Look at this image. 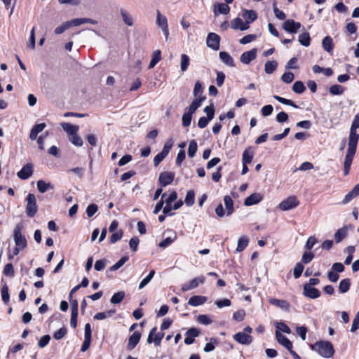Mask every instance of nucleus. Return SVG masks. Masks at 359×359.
I'll return each mask as SVG.
<instances>
[{
	"mask_svg": "<svg viewBox=\"0 0 359 359\" xmlns=\"http://www.w3.org/2000/svg\"><path fill=\"white\" fill-rule=\"evenodd\" d=\"M313 351L317 352L320 356L330 358L334 353V346L331 342L328 341H318L311 345Z\"/></svg>",
	"mask_w": 359,
	"mask_h": 359,
	"instance_id": "f257e3e1",
	"label": "nucleus"
},
{
	"mask_svg": "<svg viewBox=\"0 0 359 359\" xmlns=\"http://www.w3.org/2000/svg\"><path fill=\"white\" fill-rule=\"evenodd\" d=\"M25 212L29 217H33L36 215L38 211L36 196L33 194H29L26 198Z\"/></svg>",
	"mask_w": 359,
	"mask_h": 359,
	"instance_id": "f03ea898",
	"label": "nucleus"
},
{
	"mask_svg": "<svg viewBox=\"0 0 359 359\" xmlns=\"http://www.w3.org/2000/svg\"><path fill=\"white\" fill-rule=\"evenodd\" d=\"M203 111L207 114V116L201 117L198 121V126L200 128H205L208 123L212 121L215 116V108L213 104H210L209 106H206Z\"/></svg>",
	"mask_w": 359,
	"mask_h": 359,
	"instance_id": "7ed1b4c3",
	"label": "nucleus"
},
{
	"mask_svg": "<svg viewBox=\"0 0 359 359\" xmlns=\"http://www.w3.org/2000/svg\"><path fill=\"white\" fill-rule=\"evenodd\" d=\"M22 226L19 224L16 225L13 230V238L15 245L25 249L27 247V240L25 236L21 233Z\"/></svg>",
	"mask_w": 359,
	"mask_h": 359,
	"instance_id": "20e7f679",
	"label": "nucleus"
},
{
	"mask_svg": "<svg viewBox=\"0 0 359 359\" xmlns=\"http://www.w3.org/2000/svg\"><path fill=\"white\" fill-rule=\"evenodd\" d=\"M299 204V201L296 196H290L287 199L283 201L279 205L278 208L283 211H287L296 208Z\"/></svg>",
	"mask_w": 359,
	"mask_h": 359,
	"instance_id": "39448f33",
	"label": "nucleus"
},
{
	"mask_svg": "<svg viewBox=\"0 0 359 359\" xmlns=\"http://www.w3.org/2000/svg\"><path fill=\"white\" fill-rule=\"evenodd\" d=\"M205 281V278L203 276H200L194 278L189 283H184L182 285V291L187 292L196 288L199 285L203 284Z\"/></svg>",
	"mask_w": 359,
	"mask_h": 359,
	"instance_id": "423d86ee",
	"label": "nucleus"
},
{
	"mask_svg": "<svg viewBox=\"0 0 359 359\" xmlns=\"http://www.w3.org/2000/svg\"><path fill=\"white\" fill-rule=\"evenodd\" d=\"M357 144H358V142L348 140V147L347 152H346V154L345 156V160H344V164H347V165H351L354 155L356 152Z\"/></svg>",
	"mask_w": 359,
	"mask_h": 359,
	"instance_id": "0eeeda50",
	"label": "nucleus"
},
{
	"mask_svg": "<svg viewBox=\"0 0 359 359\" xmlns=\"http://www.w3.org/2000/svg\"><path fill=\"white\" fill-rule=\"evenodd\" d=\"M220 36L216 33H209L206 39V44L208 47L214 50L219 48Z\"/></svg>",
	"mask_w": 359,
	"mask_h": 359,
	"instance_id": "6e6552de",
	"label": "nucleus"
},
{
	"mask_svg": "<svg viewBox=\"0 0 359 359\" xmlns=\"http://www.w3.org/2000/svg\"><path fill=\"white\" fill-rule=\"evenodd\" d=\"M359 128V113L356 114L354 117V119L352 122L350 133L348 137V140H352L355 142H358L359 135L357 133L356 130Z\"/></svg>",
	"mask_w": 359,
	"mask_h": 359,
	"instance_id": "1a4fd4ad",
	"label": "nucleus"
},
{
	"mask_svg": "<svg viewBox=\"0 0 359 359\" xmlns=\"http://www.w3.org/2000/svg\"><path fill=\"white\" fill-rule=\"evenodd\" d=\"M175 178V173L172 172H163L160 174L158 182L161 187L170 184Z\"/></svg>",
	"mask_w": 359,
	"mask_h": 359,
	"instance_id": "9d476101",
	"label": "nucleus"
},
{
	"mask_svg": "<svg viewBox=\"0 0 359 359\" xmlns=\"http://www.w3.org/2000/svg\"><path fill=\"white\" fill-rule=\"evenodd\" d=\"M233 339L239 344L243 345H249L252 341L251 335L245 332H239L233 335Z\"/></svg>",
	"mask_w": 359,
	"mask_h": 359,
	"instance_id": "9b49d317",
	"label": "nucleus"
},
{
	"mask_svg": "<svg viewBox=\"0 0 359 359\" xmlns=\"http://www.w3.org/2000/svg\"><path fill=\"white\" fill-rule=\"evenodd\" d=\"M32 173L33 165L32 163H27L17 172V176L21 180H27L32 175Z\"/></svg>",
	"mask_w": 359,
	"mask_h": 359,
	"instance_id": "f8f14e48",
	"label": "nucleus"
},
{
	"mask_svg": "<svg viewBox=\"0 0 359 359\" xmlns=\"http://www.w3.org/2000/svg\"><path fill=\"white\" fill-rule=\"evenodd\" d=\"M301 26L300 22H295L294 20H287L284 22L283 27L290 33H296Z\"/></svg>",
	"mask_w": 359,
	"mask_h": 359,
	"instance_id": "ddd939ff",
	"label": "nucleus"
},
{
	"mask_svg": "<svg viewBox=\"0 0 359 359\" xmlns=\"http://www.w3.org/2000/svg\"><path fill=\"white\" fill-rule=\"evenodd\" d=\"M303 294L311 299H316L320 295V292L318 289L310 286L308 283L304 285Z\"/></svg>",
	"mask_w": 359,
	"mask_h": 359,
	"instance_id": "4468645a",
	"label": "nucleus"
},
{
	"mask_svg": "<svg viewBox=\"0 0 359 359\" xmlns=\"http://www.w3.org/2000/svg\"><path fill=\"white\" fill-rule=\"evenodd\" d=\"M257 57V49L253 48L249 51H245L242 53L240 60L243 64H249L251 61L254 60Z\"/></svg>",
	"mask_w": 359,
	"mask_h": 359,
	"instance_id": "2eb2a0df",
	"label": "nucleus"
},
{
	"mask_svg": "<svg viewBox=\"0 0 359 359\" xmlns=\"http://www.w3.org/2000/svg\"><path fill=\"white\" fill-rule=\"evenodd\" d=\"M263 199V195L260 193H254L247 197L244 201V205L246 206H250L256 205L262 201Z\"/></svg>",
	"mask_w": 359,
	"mask_h": 359,
	"instance_id": "dca6fc26",
	"label": "nucleus"
},
{
	"mask_svg": "<svg viewBox=\"0 0 359 359\" xmlns=\"http://www.w3.org/2000/svg\"><path fill=\"white\" fill-rule=\"evenodd\" d=\"M141 338V333L136 331L131 334L128 339V343L127 345L128 350H133L135 348L137 344L139 343Z\"/></svg>",
	"mask_w": 359,
	"mask_h": 359,
	"instance_id": "f3484780",
	"label": "nucleus"
},
{
	"mask_svg": "<svg viewBox=\"0 0 359 359\" xmlns=\"http://www.w3.org/2000/svg\"><path fill=\"white\" fill-rule=\"evenodd\" d=\"M276 337L278 342L283 346L286 349L290 350L292 348V342L278 330L276 332Z\"/></svg>",
	"mask_w": 359,
	"mask_h": 359,
	"instance_id": "a211bd4d",
	"label": "nucleus"
},
{
	"mask_svg": "<svg viewBox=\"0 0 359 359\" xmlns=\"http://www.w3.org/2000/svg\"><path fill=\"white\" fill-rule=\"evenodd\" d=\"M359 195V183L356 184L351 191H350L347 194H346L344 198L341 201L343 205H346L351 202L353 198L357 197Z\"/></svg>",
	"mask_w": 359,
	"mask_h": 359,
	"instance_id": "6ab92c4d",
	"label": "nucleus"
},
{
	"mask_svg": "<svg viewBox=\"0 0 359 359\" xmlns=\"http://www.w3.org/2000/svg\"><path fill=\"white\" fill-rule=\"evenodd\" d=\"M231 27L233 29L244 31L248 29L250 27L241 18L238 17L231 20Z\"/></svg>",
	"mask_w": 359,
	"mask_h": 359,
	"instance_id": "aec40b11",
	"label": "nucleus"
},
{
	"mask_svg": "<svg viewBox=\"0 0 359 359\" xmlns=\"http://www.w3.org/2000/svg\"><path fill=\"white\" fill-rule=\"evenodd\" d=\"M205 100V96H200L198 98H196L192 101L190 106L185 109V110H187L188 112H189L191 114H194L195 111L198 109V108L201 107L202 102L204 101Z\"/></svg>",
	"mask_w": 359,
	"mask_h": 359,
	"instance_id": "412c9836",
	"label": "nucleus"
},
{
	"mask_svg": "<svg viewBox=\"0 0 359 359\" xmlns=\"http://www.w3.org/2000/svg\"><path fill=\"white\" fill-rule=\"evenodd\" d=\"M243 18L245 20V23L249 25L257 18L256 12L253 10H244L242 14Z\"/></svg>",
	"mask_w": 359,
	"mask_h": 359,
	"instance_id": "4be33fe9",
	"label": "nucleus"
},
{
	"mask_svg": "<svg viewBox=\"0 0 359 359\" xmlns=\"http://www.w3.org/2000/svg\"><path fill=\"white\" fill-rule=\"evenodd\" d=\"M230 11V7L228 4H217L214 6V13L215 15H218L219 14L226 15Z\"/></svg>",
	"mask_w": 359,
	"mask_h": 359,
	"instance_id": "5701e85b",
	"label": "nucleus"
},
{
	"mask_svg": "<svg viewBox=\"0 0 359 359\" xmlns=\"http://www.w3.org/2000/svg\"><path fill=\"white\" fill-rule=\"evenodd\" d=\"M207 299L205 296L194 295L189 298L188 304L192 306H198L203 304Z\"/></svg>",
	"mask_w": 359,
	"mask_h": 359,
	"instance_id": "b1692460",
	"label": "nucleus"
},
{
	"mask_svg": "<svg viewBox=\"0 0 359 359\" xmlns=\"http://www.w3.org/2000/svg\"><path fill=\"white\" fill-rule=\"evenodd\" d=\"M61 126L63 130L69 135V137H72L76 134L79 130V126L72 125L68 123H61Z\"/></svg>",
	"mask_w": 359,
	"mask_h": 359,
	"instance_id": "393cba45",
	"label": "nucleus"
},
{
	"mask_svg": "<svg viewBox=\"0 0 359 359\" xmlns=\"http://www.w3.org/2000/svg\"><path fill=\"white\" fill-rule=\"evenodd\" d=\"M46 125L43 123L34 125L30 131L29 138L32 140H36L38 134L41 133L46 128Z\"/></svg>",
	"mask_w": 359,
	"mask_h": 359,
	"instance_id": "a878e982",
	"label": "nucleus"
},
{
	"mask_svg": "<svg viewBox=\"0 0 359 359\" xmlns=\"http://www.w3.org/2000/svg\"><path fill=\"white\" fill-rule=\"evenodd\" d=\"M269 302L271 304L274 305L278 308L282 309L288 310L290 307L289 303L283 299H278L275 298H271L269 299Z\"/></svg>",
	"mask_w": 359,
	"mask_h": 359,
	"instance_id": "bb28decb",
	"label": "nucleus"
},
{
	"mask_svg": "<svg viewBox=\"0 0 359 359\" xmlns=\"http://www.w3.org/2000/svg\"><path fill=\"white\" fill-rule=\"evenodd\" d=\"M219 58L220 60L226 65L230 67H234V61L232 57L225 51H222L219 53Z\"/></svg>",
	"mask_w": 359,
	"mask_h": 359,
	"instance_id": "cd10ccee",
	"label": "nucleus"
},
{
	"mask_svg": "<svg viewBox=\"0 0 359 359\" xmlns=\"http://www.w3.org/2000/svg\"><path fill=\"white\" fill-rule=\"evenodd\" d=\"M37 189L39 192L45 193L48 189H53L54 186L53 184L50 182H46L43 180H39L37 182Z\"/></svg>",
	"mask_w": 359,
	"mask_h": 359,
	"instance_id": "c85d7f7f",
	"label": "nucleus"
},
{
	"mask_svg": "<svg viewBox=\"0 0 359 359\" xmlns=\"http://www.w3.org/2000/svg\"><path fill=\"white\" fill-rule=\"evenodd\" d=\"M156 24L161 29L168 27L167 18L158 10L156 11Z\"/></svg>",
	"mask_w": 359,
	"mask_h": 359,
	"instance_id": "c756f323",
	"label": "nucleus"
},
{
	"mask_svg": "<svg viewBox=\"0 0 359 359\" xmlns=\"http://www.w3.org/2000/svg\"><path fill=\"white\" fill-rule=\"evenodd\" d=\"M224 202L227 211L226 215L227 216H229L234 211L233 200L229 196H225L224 198Z\"/></svg>",
	"mask_w": 359,
	"mask_h": 359,
	"instance_id": "7c9ffc66",
	"label": "nucleus"
},
{
	"mask_svg": "<svg viewBox=\"0 0 359 359\" xmlns=\"http://www.w3.org/2000/svg\"><path fill=\"white\" fill-rule=\"evenodd\" d=\"M322 46L325 51L331 53L334 46L332 39L329 36H325L323 39Z\"/></svg>",
	"mask_w": 359,
	"mask_h": 359,
	"instance_id": "2f4dec72",
	"label": "nucleus"
},
{
	"mask_svg": "<svg viewBox=\"0 0 359 359\" xmlns=\"http://www.w3.org/2000/svg\"><path fill=\"white\" fill-rule=\"evenodd\" d=\"M121 15L122 17V20L126 25L128 26L133 25V20L130 15L123 8H121L120 10Z\"/></svg>",
	"mask_w": 359,
	"mask_h": 359,
	"instance_id": "473e14b6",
	"label": "nucleus"
},
{
	"mask_svg": "<svg viewBox=\"0 0 359 359\" xmlns=\"http://www.w3.org/2000/svg\"><path fill=\"white\" fill-rule=\"evenodd\" d=\"M278 62L275 60L266 61L264 65V71L267 74H271L277 69Z\"/></svg>",
	"mask_w": 359,
	"mask_h": 359,
	"instance_id": "72a5a7b5",
	"label": "nucleus"
},
{
	"mask_svg": "<svg viewBox=\"0 0 359 359\" xmlns=\"http://www.w3.org/2000/svg\"><path fill=\"white\" fill-rule=\"evenodd\" d=\"M351 280L349 278H345L340 281L339 285V291L340 293H346L350 289Z\"/></svg>",
	"mask_w": 359,
	"mask_h": 359,
	"instance_id": "f704fd0d",
	"label": "nucleus"
},
{
	"mask_svg": "<svg viewBox=\"0 0 359 359\" xmlns=\"http://www.w3.org/2000/svg\"><path fill=\"white\" fill-rule=\"evenodd\" d=\"M254 156L253 151L250 149H246L243 153V164H249L252 162Z\"/></svg>",
	"mask_w": 359,
	"mask_h": 359,
	"instance_id": "c9c22d12",
	"label": "nucleus"
},
{
	"mask_svg": "<svg viewBox=\"0 0 359 359\" xmlns=\"http://www.w3.org/2000/svg\"><path fill=\"white\" fill-rule=\"evenodd\" d=\"M161 52L159 50H155L152 54V58L149 65V69L154 68L161 59Z\"/></svg>",
	"mask_w": 359,
	"mask_h": 359,
	"instance_id": "e433bc0d",
	"label": "nucleus"
},
{
	"mask_svg": "<svg viewBox=\"0 0 359 359\" xmlns=\"http://www.w3.org/2000/svg\"><path fill=\"white\" fill-rule=\"evenodd\" d=\"M248 238L245 236L240 237L238 241V245L236 250L238 252H242L248 245Z\"/></svg>",
	"mask_w": 359,
	"mask_h": 359,
	"instance_id": "4c0bfd02",
	"label": "nucleus"
},
{
	"mask_svg": "<svg viewBox=\"0 0 359 359\" xmlns=\"http://www.w3.org/2000/svg\"><path fill=\"white\" fill-rule=\"evenodd\" d=\"M299 42L304 46H309L311 42V38L309 32H304L299 36Z\"/></svg>",
	"mask_w": 359,
	"mask_h": 359,
	"instance_id": "58836bf2",
	"label": "nucleus"
},
{
	"mask_svg": "<svg viewBox=\"0 0 359 359\" xmlns=\"http://www.w3.org/2000/svg\"><path fill=\"white\" fill-rule=\"evenodd\" d=\"M347 236V229L346 228H341L337 231L334 233V239L336 243L341 242Z\"/></svg>",
	"mask_w": 359,
	"mask_h": 359,
	"instance_id": "ea45409f",
	"label": "nucleus"
},
{
	"mask_svg": "<svg viewBox=\"0 0 359 359\" xmlns=\"http://www.w3.org/2000/svg\"><path fill=\"white\" fill-rule=\"evenodd\" d=\"M195 202V193L193 190H189L187 191L184 203L187 206H191L194 204Z\"/></svg>",
	"mask_w": 359,
	"mask_h": 359,
	"instance_id": "a19ab883",
	"label": "nucleus"
},
{
	"mask_svg": "<svg viewBox=\"0 0 359 359\" xmlns=\"http://www.w3.org/2000/svg\"><path fill=\"white\" fill-rule=\"evenodd\" d=\"M1 294L2 301L4 304H7L10 301V294L8 292V287L6 284H4L1 289Z\"/></svg>",
	"mask_w": 359,
	"mask_h": 359,
	"instance_id": "79ce46f5",
	"label": "nucleus"
},
{
	"mask_svg": "<svg viewBox=\"0 0 359 359\" xmlns=\"http://www.w3.org/2000/svg\"><path fill=\"white\" fill-rule=\"evenodd\" d=\"M154 274H155L154 270L150 271V272L147 275V276L146 278H144L139 284L138 289L142 290V288H144L151 280Z\"/></svg>",
	"mask_w": 359,
	"mask_h": 359,
	"instance_id": "37998d69",
	"label": "nucleus"
},
{
	"mask_svg": "<svg viewBox=\"0 0 359 359\" xmlns=\"http://www.w3.org/2000/svg\"><path fill=\"white\" fill-rule=\"evenodd\" d=\"M198 146L196 142L193 140L189 142L188 147V156L190 158H193L195 156L196 153L197 151Z\"/></svg>",
	"mask_w": 359,
	"mask_h": 359,
	"instance_id": "c03bdc74",
	"label": "nucleus"
},
{
	"mask_svg": "<svg viewBox=\"0 0 359 359\" xmlns=\"http://www.w3.org/2000/svg\"><path fill=\"white\" fill-rule=\"evenodd\" d=\"M330 93L333 95H340L344 92V88L340 85H333L330 86Z\"/></svg>",
	"mask_w": 359,
	"mask_h": 359,
	"instance_id": "a18cd8bd",
	"label": "nucleus"
},
{
	"mask_svg": "<svg viewBox=\"0 0 359 359\" xmlns=\"http://www.w3.org/2000/svg\"><path fill=\"white\" fill-rule=\"evenodd\" d=\"M273 98L276 99L279 102L283 104L289 105V106H291V107H292L294 108H297L298 107L297 105L293 101H292L291 100H288V99L282 97L278 96V95H273Z\"/></svg>",
	"mask_w": 359,
	"mask_h": 359,
	"instance_id": "49530a36",
	"label": "nucleus"
},
{
	"mask_svg": "<svg viewBox=\"0 0 359 359\" xmlns=\"http://www.w3.org/2000/svg\"><path fill=\"white\" fill-rule=\"evenodd\" d=\"M189 65V57L186 54H182L181 55V61H180V67L182 72H185L187 70V68Z\"/></svg>",
	"mask_w": 359,
	"mask_h": 359,
	"instance_id": "de8ad7c7",
	"label": "nucleus"
},
{
	"mask_svg": "<svg viewBox=\"0 0 359 359\" xmlns=\"http://www.w3.org/2000/svg\"><path fill=\"white\" fill-rule=\"evenodd\" d=\"M124 292H118L111 297L110 302L111 304H119L124 299Z\"/></svg>",
	"mask_w": 359,
	"mask_h": 359,
	"instance_id": "09e8293b",
	"label": "nucleus"
},
{
	"mask_svg": "<svg viewBox=\"0 0 359 359\" xmlns=\"http://www.w3.org/2000/svg\"><path fill=\"white\" fill-rule=\"evenodd\" d=\"M128 257L127 256L122 257L116 264L110 267L111 271H114L121 268L127 261Z\"/></svg>",
	"mask_w": 359,
	"mask_h": 359,
	"instance_id": "8fccbe9b",
	"label": "nucleus"
},
{
	"mask_svg": "<svg viewBox=\"0 0 359 359\" xmlns=\"http://www.w3.org/2000/svg\"><path fill=\"white\" fill-rule=\"evenodd\" d=\"M292 90L296 93L301 94L304 92L306 87L302 81H298L293 84Z\"/></svg>",
	"mask_w": 359,
	"mask_h": 359,
	"instance_id": "3c124183",
	"label": "nucleus"
},
{
	"mask_svg": "<svg viewBox=\"0 0 359 359\" xmlns=\"http://www.w3.org/2000/svg\"><path fill=\"white\" fill-rule=\"evenodd\" d=\"M69 140L76 147H81L83 144L82 138L77 133L72 137H69Z\"/></svg>",
	"mask_w": 359,
	"mask_h": 359,
	"instance_id": "603ef678",
	"label": "nucleus"
},
{
	"mask_svg": "<svg viewBox=\"0 0 359 359\" xmlns=\"http://www.w3.org/2000/svg\"><path fill=\"white\" fill-rule=\"evenodd\" d=\"M215 304L219 309H222L223 307L230 306L231 304V302L230 299L224 298L222 299L216 300Z\"/></svg>",
	"mask_w": 359,
	"mask_h": 359,
	"instance_id": "864d4df0",
	"label": "nucleus"
},
{
	"mask_svg": "<svg viewBox=\"0 0 359 359\" xmlns=\"http://www.w3.org/2000/svg\"><path fill=\"white\" fill-rule=\"evenodd\" d=\"M304 266L302 263H300V262L297 263L295 265L294 270H293L294 277L295 278H299L301 276V275L304 271Z\"/></svg>",
	"mask_w": 359,
	"mask_h": 359,
	"instance_id": "5fc2aeb1",
	"label": "nucleus"
},
{
	"mask_svg": "<svg viewBox=\"0 0 359 359\" xmlns=\"http://www.w3.org/2000/svg\"><path fill=\"white\" fill-rule=\"evenodd\" d=\"M172 146H173V140L172 139L168 140L166 141V142L165 143L163 148L161 152L167 156L168 154H169L170 149H172Z\"/></svg>",
	"mask_w": 359,
	"mask_h": 359,
	"instance_id": "6e6d98bb",
	"label": "nucleus"
},
{
	"mask_svg": "<svg viewBox=\"0 0 359 359\" xmlns=\"http://www.w3.org/2000/svg\"><path fill=\"white\" fill-rule=\"evenodd\" d=\"M192 118V114L189 112H185L182 116V126L184 127H188L191 124Z\"/></svg>",
	"mask_w": 359,
	"mask_h": 359,
	"instance_id": "4d7b16f0",
	"label": "nucleus"
},
{
	"mask_svg": "<svg viewBox=\"0 0 359 359\" xmlns=\"http://www.w3.org/2000/svg\"><path fill=\"white\" fill-rule=\"evenodd\" d=\"M294 79V75L292 72H290L284 73L281 76V80L286 83H290L292 82Z\"/></svg>",
	"mask_w": 359,
	"mask_h": 359,
	"instance_id": "13d9d810",
	"label": "nucleus"
},
{
	"mask_svg": "<svg viewBox=\"0 0 359 359\" xmlns=\"http://www.w3.org/2000/svg\"><path fill=\"white\" fill-rule=\"evenodd\" d=\"M245 316V312L243 309L236 311L233 315V318L238 322L243 321Z\"/></svg>",
	"mask_w": 359,
	"mask_h": 359,
	"instance_id": "bf43d9fd",
	"label": "nucleus"
},
{
	"mask_svg": "<svg viewBox=\"0 0 359 359\" xmlns=\"http://www.w3.org/2000/svg\"><path fill=\"white\" fill-rule=\"evenodd\" d=\"M50 340V337L48 334L43 335L38 341V346L39 348H44L48 345Z\"/></svg>",
	"mask_w": 359,
	"mask_h": 359,
	"instance_id": "052dcab7",
	"label": "nucleus"
},
{
	"mask_svg": "<svg viewBox=\"0 0 359 359\" xmlns=\"http://www.w3.org/2000/svg\"><path fill=\"white\" fill-rule=\"evenodd\" d=\"M203 93V87L200 81H196L194 86L193 94L195 97H200Z\"/></svg>",
	"mask_w": 359,
	"mask_h": 359,
	"instance_id": "680f3d73",
	"label": "nucleus"
},
{
	"mask_svg": "<svg viewBox=\"0 0 359 359\" xmlns=\"http://www.w3.org/2000/svg\"><path fill=\"white\" fill-rule=\"evenodd\" d=\"M98 208L95 204H90L86 208V214L88 217H93L97 211Z\"/></svg>",
	"mask_w": 359,
	"mask_h": 359,
	"instance_id": "e2e57ef3",
	"label": "nucleus"
},
{
	"mask_svg": "<svg viewBox=\"0 0 359 359\" xmlns=\"http://www.w3.org/2000/svg\"><path fill=\"white\" fill-rule=\"evenodd\" d=\"M4 273L6 276L13 277L14 276V269L11 263L6 264L4 269Z\"/></svg>",
	"mask_w": 359,
	"mask_h": 359,
	"instance_id": "0e129e2a",
	"label": "nucleus"
},
{
	"mask_svg": "<svg viewBox=\"0 0 359 359\" xmlns=\"http://www.w3.org/2000/svg\"><path fill=\"white\" fill-rule=\"evenodd\" d=\"M217 339L215 338H211L210 341L207 343L204 347L205 352H210L212 351L215 346V344H217Z\"/></svg>",
	"mask_w": 359,
	"mask_h": 359,
	"instance_id": "69168bd1",
	"label": "nucleus"
},
{
	"mask_svg": "<svg viewBox=\"0 0 359 359\" xmlns=\"http://www.w3.org/2000/svg\"><path fill=\"white\" fill-rule=\"evenodd\" d=\"M67 332V329L65 327H62L54 333L53 337L57 340L61 339L66 335Z\"/></svg>",
	"mask_w": 359,
	"mask_h": 359,
	"instance_id": "338daca9",
	"label": "nucleus"
},
{
	"mask_svg": "<svg viewBox=\"0 0 359 359\" xmlns=\"http://www.w3.org/2000/svg\"><path fill=\"white\" fill-rule=\"evenodd\" d=\"M359 329V311L355 315L353 320L352 325L351 327V332H354Z\"/></svg>",
	"mask_w": 359,
	"mask_h": 359,
	"instance_id": "774afa93",
	"label": "nucleus"
}]
</instances>
